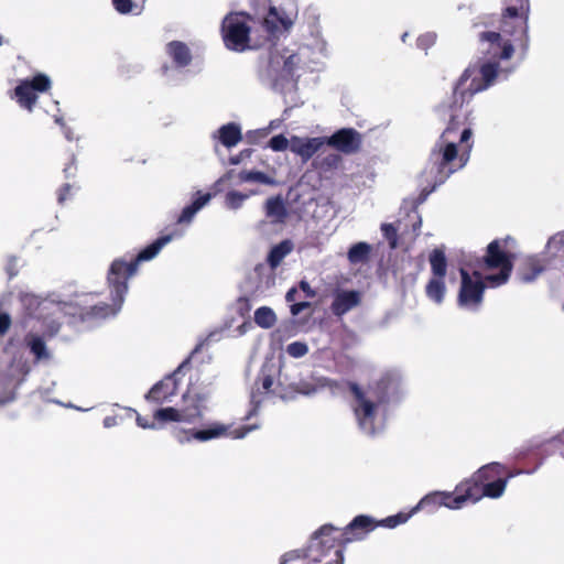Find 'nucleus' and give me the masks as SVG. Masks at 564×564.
<instances>
[{"label": "nucleus", "mask_w": 564, "mask_h": 564, "mask_svg": "<svg viewBox=\"0 0 564 564\" xmlns=\"http://www.w3.org/2000/svg\"><path fill=\"white\" fill-rule=\"evenodd\" d=\"M542 258L549 268L564 269V232L555 234L549 239Z\"/></svg>", "instance_id": "nucleus-21"}, {"label": "nucleus", "mask_w": 564, "mask_h": 564, "mask_svg": "<svg viewBox=\"0 0 564 564\" xmlns=\"http://www.w3.org/2000/svg\"><path fill=\"white\" fill-rule=\"evenodd\" d=\"M511 237L494 239L488 243L485 254L476 260L475 267L481 271H497L486 275L489 286L497 288L506 284L512 273L516 254L507 247Z\"/></svg>", "instance_id": "nucleus-6"}, {"label": "nucleus", "mask_w": 564, "mask_h": 564, "mask_svg": "<svg viewBox=\"0 0 564 564\" xmlns=\"http://www.w3.org/2000/svg\"><path fill=\"white\" fill-rule=\"evenodd\" d=\"M171 239L172 236L170 235L159 237L130 261L119 258L111 262L107 274V283L110 289V296L115 299L117 305L123 304L128 292V280L137 273L140 262L153 259Z\"/></svg>", "instance_id": "nucleus-4"}, {"label": "nucleus", "mask_w": 564, "mask_h": 564, "mask_svg": "<svg viewBox=\"0 0 564 564\" xmlns=\"http://www.w3.org/2000/svg\"><path fill=\"white\" fill-rule=\"evenodd\" d=\"M259 426L257 424L252 425H243L238 429H235L229 433V435L232 438H243L248 433L251 431L257 430ZM229 427L223 423L219 422H212L208 423L205 427L198 429V430H191V437H187L189 441L191 438L196 440L198 442H207L214 438H219L221 436L228 435Z\"/></svg>", "instance_id": "nucleus-15"}, {"label": "nucleus", "mask_w": 564, "mask_h": 564, "mask_svg": "<svg viewBox=\"0 0 564 564\" xmlns=\"http://www.w3.org/2000/svg\"><path fill=\"white\" fill-rule=\"evenodd\" d=\"M325 144V137H291V152L302 159L303 162L311 160Z\"/></svg>", "instance_id": "nucleus-20"}, {"label": "nucleus", "mask_w": 564, "mask_h": 564, "mask_svg": "<svg viewBox=\"0 0 564 564\" xmlns=\"http://www.w3.org/2000/svg\"><path fill=\"white\" fill-rule=\"evenodd\" d=\"M553 442H563L564 443V431L553 438Z\"/></svg>", "instance_id": "nucleus-58"}, {"label": "nucleus", "mask_w": 564, "mask_h": 564, "mask_svg": "<svg viewBox=\"0 0 564 564\" xmlns=\"http://www.w3.org/2000/svg\"><path fill=\"white\" fill-rule=\"evenodd\" d=\"M213 139L217 140L225 148L236 147L242 140V131L239 123L228 122L213 132Z\"/></svg>", "instance_id": "nucleus-25"}, {"label": "nucleus", "mask_w": 564, "mask_h": 564, "mask_svg": "<svg viewBox=\"0 0 564 564\" xmlns=\"http://www.w3.org/2000/svg\"><path fill=\"white\" fill-rule=\"evenodd\" d=\"M122 304L117 305L115 299L111 297V304L102 302L88 307H80L78 312H74L73 315H78L82 322L100 319L117 314Z\"/></svg>", "instance_id": "nucleus-24"}, {"label": "nucleus", "mask_w": 564, "mask_h": 564, "mask_svg": "<svg viewBox=\"0 0 564 564\" xmlns=\"http://www.w3.org/2000/svg\"><path fill=\"white\" fill-rule=\"evenodd\" d=\"M313 164L321 172L327 173L338 170L343 165V158L339 153L330 152L327 154H318Z\"/></svg>", "instance_id": "nucleus-30"}, {"label": "nucleus", "mask_w": 564, "mask_h": 564, "mask_svg": "<svg viewBox=\"0 0 564 564\" xmlns=\"http://www.w3.org/2000/svg\"><path fill=\"white\" fill-rule=\"evenodd\" d=\"M252 153V149H245L239 154L230 156L229 163L231 165L242 164L247 159L251 156Z\"/></svg>", "instance_id": "nucleus-43"}, {"label": "nucleus", "mask_w": 564, "mask_h": 564, "mask_svg": "<svg viewBox=\"0 0 564 564\" xmlns=\"http://www.w3.org/2000/svg\"><path fill=\"white\" fill-rule=\"evenodd\" d=\"M462 492L458 491L457 486L455 487L454 492L446 491H434L424 496L419 503L408 513L402 512L403 514H409L411 517L419 510H426L427 512H434L440 507H447L449 509H460L466 500L459 499ZM410 518H408L409 520Z\"/></svg>", "instance_id": "nucleus-13"}, {"label": "nucleus", "mask_w": 564, "mask_h": 564, "mask_svg": "<svg viewBox=\"0 0 564 564\" xmlns=\"http://www.w3.org/2000/svg\"><path fill=\"white\" fill-rule=\"evenodd\" d=\"M361 303V293L356 290H341L335 293L330 304L332 313L341 317Z\"/></svg>", "instance_id": "nucleus-22"}, {"label": "nucleus", "mask_w": 564, "mask_h": 564, "mask_svg": "<svg viewBox=\"0 0 564 564\" xmlns=\"http://www.w3.org/2000/svg\"><path fill=\"white\" fill-rule=\"evenodd\" d=\"M166 54L177 67H186L192 62L189 47L180 41H172L166 44Z\"/></svg>", "instance_id": "nucleus-29"}, {"label": "nucleus", "mask_w": 564, "mask_h": 564, "mask_svg": "<svg viewBox=\"0 0 564 564\" xmlns=\"http://www.w3.org/2000/svg\"><path fill=\"white\" fill-rule=\"evenodd\" d=\"M117 424V417L116 416H106L104 419V425L106 427H111V426H115Z\"/></svg>", "instance_id": "nucleus-52"}, {"label": "nucleus", "mask_w": 564, "mask_h": 564, "mask_svg": "<svg viewBox=\"0 0 564 564\" xmlns=\"http://www.w3.org/2000/svg\"><path fill=\"white\" fill-rule=\"evenodd\" d=\"M238 176H250V177H253V176H265V175L262 172L250 170V171H242V172H240L238 174Z\"/></svg>", "instance_id": "nucleus-49"}, {"label": "nucleus", "mask_w": 564, "mask_h": 564, "mask_svg": "<svg viewBox=\"0 0 564 564\" xmlns=\"http://www.w3.org/2000/svg\"><path fill=\"white\" fill-rule=\"evenodd\" d=\"M285 200L294 213L306 214L307 206L316 200V188L299 178V182L289 188Z\"/></svg>", "instance_id": "nucleus-17"}, {"label": "nucleus", "mask_w": 564, "mask_h": 564, "mask_svg": "<svg viewBox=\"0 0 564 564\" xmlns=\"http://www.w3.org/2000/svg\"><path fill=\"white\" fill-rule=\"evenodd\" d=\"M436 185L437 184H434L431 187H424L419 194V196L413 199V206L417 207L419 205L423 204L426 200L427 196L435 191Z\"/></svg>", "instance_id": "nucleus-44"}, {"label": "nucleus", "mask_w": 564, "mask_h": 564, "mask_svg": "<svg viewBox=\"0 0 564 564\" xmlns=\"http://www.w3.org/2000/svg\"><path fill=\"white\" fill-rule=\"evenodd\" d=\"M292 251V243L289 240H283L274 246L268 254V263L274 269L276 268L284 257Z\"/></svg>", "instance_id": "nucleus-32"}, {"label": "nucleus", "mask_w": 564, "mask_h": 564, "mask_svg": "<svg viewBox=\"0 0 564 564\" xmlns=\"http://www.w3.org/2000/svg\"><path fill=\"white\" fill-rule=\"evenodd\" d=\"M62 130H63L64 137L67 140L73 141L75 139L72 128H68L67 126H65V128H63Z\"/></svg>", "instance_id": "nucleus-53"}, {"label": "nucleus", "mask_w": 564, "mask_h": 564, "mask_svg": "<svg viewBox=\"0 0 564 564\" xmlns=\"http://www.w3.org/2000/svg\"><path fill=\"white\" fill-rule=\"evenodd\" d=\"M276 388L278 397L283 400H291L297 394L311 395L325 388L336 389L338 388V382L325 377L308 376L292 382H288L286 378L279 379Z\"/></svg>", "instance_id": "nucleus-10"}, {"label": "nucleus", "mask_w": 564, "mask_h": 564, "mask_svg": "<svg viewBox=\"0 0 564 564\" xmlns=\"http://www.w3.org/2000/svg\"><path fill=\"white\" fill-rule=\"evenodd\" d=\"M435 41H436V34L429 32V33L422 34L417 37L416 45L419 48L426 51L429 47H431L435 43Z\"/></svg>", "instance_id": "nucleus-42"}, {"label": "nucleus", "mask_w": 564, "mask_h": 564, "mask_svg": "<svg viewBox=\"0 0 564 564\" xmlns=\"http://www.w3.org/2000/svg\"><path fill=\"white\" fill-rule=\"evenodd\" d=\"M209 398L208 391H197L191 387L182 397L181 413L183 422L193 424L200 421L204 416V411L207 409L206 403Z\"/></svg>", "instance_id": "nucleus-14"}, {"label": "nucleus", "mask_w": 564, "mask_h": 564, "mask_svg": "<svg viewBox=\"0 0 564 564\" xmlns=\"http://www.w3.org/2000/svg\"><path fill=\"white\" fill-rule=\"evenodd\" d=\"M187 362L188 359L181 364L174 373L165 376L162 380L156 382L145 394V400L156 404H162L170 401L172 397L176 395L178 382L175 378V373L180 371Z\"/></svg>", "instance_id": "nucleus-18"}, {"label": "nucleus", "mask_w": 564, "mask_h": 564, "mask_svg": "<svg viewBox=\"0 0 564 564\" xmlns=\"http://www.w3.org/2000/svg\"><path fill=\"white\" fill-rule=\"evenodd\" d=\"M429 261L432 276L425 285V294L436 304H441L446 293L445 276L448 263L445 251L441 248L433 249L429 256Z\"/></svg>", "instance_id": "nucleus-11"}, {"label": "nucleus", "mask_w": 564, "mask_h": 564, "mask_svg": "<svg viewBox=\"0 0 564 564\" xmlns=\"http://www.w3.org/2000/svg\"><path fill=\"white\" fill-rule=\"evenodd\" d=\"M286 376L282 377L281 366L273 361H267L261 366V369L256 379V386L258 391L263 393H273L276 395V384L279 379H285Z\"/></svg>", "instance_id": "nucleus-19"}, {"label": "nucleus", "mask_w": 564, "mask_h": 564, "mask_svg": "<svg viewBox=\"0 0 564 564\" xmlns=\"http://www.w3.org/2000/svg\"><path fill=\"white\" fill-rule=\"evenodd\" d=\"M70 189V186L68 184H65L61 189H59V193H58V202L59 203H64L67 198V194Z\"/></svg>", "instance_id": "nucleus-48"}, {"label": "nucleus", "mask_w": 564, "mask_h": 564, "mask_svg": "<svg viewBox=\"0 0 564 564\" xmlns=\"http://www.w3.org/2000/svg\"><path fill=\"white\" fill-rule=\"evenodd\" d=\"M53 118H54L55 123L61 126L62 129L65 128L66 124H65L64 119H63V117L61 115H54Z\"/></svg>", "instance_id": "nucleus-56"}, {"label": "nucleus", "mask_w": 564, "mask_h": 564, "mask_svg": "<svg viewBox=\"0 0 564 564\" xmlns=\"http://www.w3.org/2000/svg\"><path fill=\"white\" fill-rule=\"evenodd\" d=\"M276 322V315L269 306H261L254 312V323L262 328H271Z\"/></svg>", "instance_id": "nucleus-35"}, {"label": "nucleus", "mask_w": 564, "mask_h": 564, "mask_svg": "<svg viewBox=\"0 0 564 564\" xmlns=\"http://www.w3.org/2000/svg\"><path fill=\"white\" fill-rule=\"evenodd\" d=\"M460 288L457 295V303L460 307L477 311L484 301L485 290L488 282L486 275L482 276L479 270H474L471 274L464 268L459 270Z\"/></svg>", "instance_id": "nucleus-9"}, {"label": "nucleus", "mask_w": 564, "mask_h": 564, "mask_svg": "<svg viewBox=\"0 0 564 564\" xmlns=\"http://www.w3.org/2000/svg\"><path fill=\"white\" fill-rule=\"evenodd\" d=\"M310 303L308 302H299V303H293L290 307L291 310V313L292 315L296 316L299 315L302 311H304L305 308L310 307Z\"/></svg>", "instance_id": "nucleus-46"}, {"label": "nucleus", "mask_w": 564, "mask_h": 564, "mask_svg": "<svg viewBox=\"0 0 564 564\" xmlns=\"http://www.w3.org/2000/svg\"><path fill=\"white\" fill-rule=\"evenodd\" d=\"M269 147L276 152L291 150V139H286L283 134L274 135L270 139Z\"/></svg>", "instance_id": "nucleus-39"}, {"label": "nucleus", "mask_w": 564, "mask_h": 564, "mask_svg": "<svg viewBox=\"0 0 564 564\" xmlns=\"http://www.w3.org/2000/svg\"><path fill=\"white\" fill-rule=\"evenodd\" d=\"M546 268L549 267L543 262V258L528 257L520 264L518 275L522 282H531Z\"/></svg>", "instance_id": "nucleus-28"}, {"label": "nucleus", "mask_w": 564, "mask_h": 564, "mask_svg": "<svg viewBox=\"0 0 564 564\" xmlns=\"http://www.w3.org/2000/svg\"><path fill=\"white\" fill-rule=\"evenodd\" d=\"M301 62L300 52L274 47L259 66V79L264 86L282 95L285 104L296 106L299 97L295 73Z\"/></svg>", "instance_id": "nucleus-2"}, {"label": "nucleus", "mask_w": 564, "mask_h": 564, "mask_svg": "<svg viewBox=\"0 0 564 564\" xmlns=\"http://www.w3.org/2000/svg\"><path fill=\"white\" fill-rule=\"evenodd\" d=\"M297 291L295 288H292L290 289L288 292H286V295H285V300L286 302L289 303H292L295 301V295H296Z\"/></svg>", "instance_id": "nucleus-51"}, {"label": "nucleus", "mask_w": 564, "mask_h": 564, "mask_svg": "<svg viewBox=\"0 0 564 564\" xmlns=\"http://www.w3.org/2000/svg\"><path fill=\"white\" fill-rule=\"evenodd\" d=\"M347 387L355 399L352 412L359 429L368 434H375L378 409L389 401V380L381 378L375 387L369 386L368 392L354 381H347Z\"/></svg>", "instance_id": "nucleus-5"}, {"label": "nucleus", "mask_w": 564, "mask_h": 564, "mask_svg": "<svg viewBox=\"0 0 564 564\" xmlns=\"http://www.w3.org/2000/svg\"><path fill=\"white\" fill-rule=\"evenodd\" d=\"M258 193V189H249L246 193L229 191L225 196V205L229 209H238L242 206L246 199L252 195H257Z\"/></svg>", "instance_id": "nucleus-34"}, {"label": "nucleus", "mask_w": 564, "mask_h": 564, "mask_svg": "<svg viewBox=\"0 0 564 564\" xmlns=\"http://www.w3.org/2000/svg\"><path fill=\"white\" fill-rule=\"evenodd\" d=\"M145 0H112L115 9L121 14H140Z\"/></svg>", "instance_id": "nucleus-36"}, {"label": "nucleus", "mask_w": 564, "mask_h": 564, "mask_svg": "<svg viewBox=\"0 0 564 564\" xmlns=\"http://www.w3.org/2000/svg\"><path fill=\"white\" fill-rule=\"evenodd\" d=\"M250 20V17L243 12H231L224 18L221 34L228 50L243 52L260 45V43L251 44Z\"/></svg>", "instance_id": "nucleus-7"}, {"label": "nucleus", "mask_w": 564, "mask_h": 564, "mask_svg": "<svg viewBox=\"0 0 564 564\" xmlns=\"http://www.w3.org/2000/svg\"><path fill=\"white\" fill-rule=\"evenodd\" d=\"M479 50L482 56L459 77L454 87L453 101L440 107V111L448 117V123L430 154V173L435 176H451L469 160L473 130L467 122L470 111L464 104L475 94L488 89L496 80L506 79L514 69L510 65L514 46L501 33L481 32Z\"/></svg>", "instance_id": "nucleus-1"}, {"label": "nucleus", "mask_w": 564, "mask_h": 564, "mask_svg": "<svg viewBox=\"0 0 564 564\" xmlns=\"http://www.w3.org/2000/svg\"><path fill=\"white\" fill-rule=\"evenodd\" d=\"M246 181H256V182H260V183H264V184H275V181L274 178H269V177H265V178H245Z\"/></svg>", "instance_id": "nucleus-54"}, {"label": "nucleus", "mask_w": 564, "mask_h": 564, "mask_svg": "<svg viewBox=\"0 0 564 564\" xmlns=\"http://www.w3.org/2000/svg\"><path fill=\"white\" fill-rule=\"evenodd\" d=\"M325 144L341 154L351 155L360 151L362 134L354 128H341L325 137Z\"/></svg>", "instance_id": "nucleus-16"}, {"label": "nucleus", "mask_w": 564, "mask_h": 564, "mask_svg": "<svg viewBox=\"0 0 564 564\" xmlns=\"http://www.w3.org/2000/svg\"><path fill=\"white\" fill-rule=\"evenodd\" d=\"M297 560H306V561L310 562L308 544L305 547H303V549H299V550H293V551L286 552L282 556L280 564H288L289 562H294V561H297Z\"/></svg>", "instance_id": "nucleus-38"}, {"label": "nucleus", "mask_w": 564, "mask_h": 564, "mask_svg": "<svg viewBox=\"0 0 564 564\" xmlns=\"http://www.w3.org/2000/svg\"><path fill=\"white\" fill-rule=\"evenodd\" d=\"M408 36H409V33H408V32H404V33L401 35V41H402L403 43H405V42H406Z\"/></svg>", "instance_id": "nucleus-59"}, {"label": "nucleus", "mask_w": 564, "mask_h": 564, "mask_svg": "<svg viewBox=\"0 0 564 564\" xmlns=\"http://www.w3.org/2000/svg\"><path fill=\"white\" fill-rule=\"evenodd\" d=\"M153 419L160 423L183 422L181 410L172 406L158 409L153 413Z\"/></svg>", "instance_id": "nucleus-37"}, {"label": "nucleus", "mask_w": 564, "mask_h": 564, "mask_svg": "<svg viewBox=\"0 0 564 564\" xmlns=\"http://www.w3.org/2000/svg\"><path fill=\"white\" fill-rule=\"evenodd\" d=\"M308 351V347L303 341H293L288 345L286 352L294 358H301Z\"/></svg>", "instance_id": "nucleus-41"}, {"label": "nucleus", "mask_w": 564, "mask_h": 564, "mask_svg": "<svg viewBox=\"0 0 564 564\" xmlns=\"http://www.w3.org/2000/svg\"><path fill=\"white\" fill-rule=\"evenodd\" d=\"M371 246L367 242H357L352 245L347 253L348 261L351 264L366 263L370 259Z\"/></svg>", "instance_id": "nucleus-31"}, {"label": "nucleus", "mask_w": 564, "mask_h": 564, "mask_svg": "<svg viewBox=\"0 0 564 564\" xmlns=\"http://www.w3.org/2000/svg\"><path fill=\"white\" fill-rule=\"evenodd\" d=\"M521 473L522 470H509L497 462L484 465L457 485L462 492L459 499L466 500V503H475L484 497L497 499L503 495L508 481Z\"/></svg>", "instance_id": "nucleus-3"}, {"label": "nucleus", "mask_w": 564, "mask_h": 564, "mask_svg": "<svg viewBox=\"0 0 564 564\" xmlns=\"http://www.w3.org/2000/svg\"><path fill=\"white\" fill-rule=\"evenodd\" d=\"M293 24L289 17L282 15L276 8L271 7L262 21V29L267 33L265 40L276 36V34L288 31Z\"/></svg>", "instance_id": "nucleus-23"}, {"label": "nucleus", "mask_w": 564, "mask_h": 564, "mask_svg": "<svg viewBox=\"0 0 564 564\" xmlns=\"http://www.w3.org/2000/svg\"><path fill=\"white\" fill-rule=\"evenodd\" d=\"M381 231L389 241L391 248H395L398 243V229L393 224H382Z\"/></svg>", "instance_id": "nucleus-40"}, {"label": "nucleus", "mask_w": 564, "mask_h": 564, "mask_svg": "<svg viewBox=\"0 0 564 564\" xmlns=\"http://www.w3.org/2000/svg\"><path fill=\"white\" fill-rule=\"evenodd\" d=\"M7 272H8L10 279H12L13 276L17 275L18 272L14 270V262L12 264L8 265Z\"/></svg>", "instance_id": "nucleus-57"}, {"label": "nucleus", "mask_w": 564, "mask_h": 564, "mask_svg": "<svg viewBox=\"0 0 564 564\" xmlns=\"http://www.w3.org/2000/svg\"><path fill=\"white\" fill-rule=\"evenodd\" d=\"M502 20V33L513 37L524 48L528 46L529 0H510Z\"/></svg>", "instance_id": "nucleus-8"}, {"label": "nucleus", "mask_w": 564, "mask_h": 564, "mask_svg": "<svg viewBox=\"0 0 564 564\" xmlns=\"http://www.w3.org/2000/svg\"><path fill=\"white\" fill-rule=\"evenodd\" d=\"M3 43V37L0 35V45Z\"/></svg>", "instance_id": "nucleus-60"}, {"label": "nucleus", "mask_w": 564, "mask_h": 564, "mask_svg": "<svg viewBox=\"0 0 564 564\" xmlns=\"http://www.w3.org/2000/svg\"><path fill=\"white\" fill-rule=\"evenodd\" d=\"M11 326V317L8 313L0 312V336L8 333Z\"/></svg>", "instance_id": "nucleus-45"}, {"label": "nucleus", "mask_w": 564, "mask_h": 564, "mask_svg": "<svg viewBox=\"0 0 564 564\" xmlns=\"http://www.w3.org/2000/svg\"><path fill=\"white\" fill-rule=\"evenodd\" d=\"M300 288L308 295V296H314L315 293L314 291L311 289L310 284L306 282V281H301L300 282Z\"/></svg>", "instance_id": "nucleus-50"}, {"label": "nucleus", "mask_w": 564, "mask_h": 564, "mask_svg": "<svg viewBox=\"0 0 564 564\" xmlns=\"http://www.w3.org/2000/svg\"><path fill=\"white\" fill-rule=\"evenodd\" d=\"M216 195V193H212V192H202V191H197L194 193L193 195V200L189 205L185 206L178 218H177V223L180 224H185V223H191L192 219L194 218V216L196 215L197 212H199L204 206H206L209 200Z\"/></svg>", "instance_id": "nucleus-26"}, {"label": "nucleus", "mask_w": 564, "mask_h": 564, "mask_svg": "<svg viewBox=\"0 0 564 564\" xmlns=\"http://www.w3.org/2000/svg\"><path fill=\"white\" fill-rule=\"evenodd\" d=\"M137 424L142 429H156L155 422H149L148 419L137 415Z\"/></svg>", "instance_id": "nucleus-47"}, {"label": "nucleus", "mask_w": 564, "mask_h": 564, "mask_svg": "<svg viewBox=\"0 0 564 564\" xmlns=\"http://www.w3.org/2000/svg\"><path fill=\"white\" fill-rule=\"evenodd\" d=\"M264 214L271 224H283L288 218V209L281 195L269 197L264 203Z\"/></svg>", "instance_id": "nucleus-27"}, {"label": "nucleus", "mask_w": 564, "mask_h": 564, "mask_svg": "<svg viewBox=\"0 0 564 564\" xmlns=\"http://www.w3.org/2000/svg\"><path fill=\"white\" fill-rule=\"evenodd\" d=\"M50 87L51 79L44 74H37L32 79L20 80L13 90V98L20 107L31 112L37 101V93H44Z\"/></svg>", "instance_id": "nucleus-12"}, {"label": "nucleus", "mask_w": 564, "mask_h": 564, "mask_svg": "<svg viewBox=\"0 0 564 564\" xmlns=\"http://www.w3.org/2000/svg\"><path fill=\"white\" fill-rule=\"evenodd\" d=\"M282 121H283L282 119L271 120L270 123H269V129L273 130V129L279 128L281 126Z\"/></svg>", "instance_id": "nucleus-55"}, {"label": "nucleus", "mask_w": 564, "mask_h": 564, "mask_svg": "<svg viewBox=\"0 0 564 564\" xmlns=\"http://www.w3.org/2000/svg\"><path fill=\"white\" fill-rule=\"evenodd\" d=\"M25 343L37 360L47 359L50 357L45 341L41 336L28 334L25 336Z\"/></svg>", "instance_id": "nucleus-33"}]
</instances>
